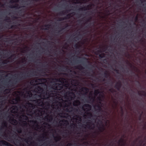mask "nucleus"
I'll list each match as a JSON object with an SVG mask.
<instances>
[{
  "label": "nucleus",
  "instance_id": "nucleus-1",
  "mask_svg": "<svg viewBox=\"0 0 146 146\" xmlns=\"http://www.w3.org/2000/svg\"><path fill=\"white\" fill-rule=\"evenodd\" d=\"M30 72V73L28 72L27 73H22V76L19 75V78H16L13 81H10L9 82V84L8 85L5 84V86L8 88L11 87L17 83L20 80L25 79L29 77L36 76V75L35 74L36 73L35 71H31Z\"/></svg>",
  "mask_w": 146,
  "mask_h": 146
},
{
  "label": "nucleus",
  "instance_id": "nucleus-2",
  "mask_svg": "<svg viewBox=\"0 0 146 146\" xmlns=\"http://www.w3.org/2000/svg\"><path fill=\"white\" fill-rule=\"evenodd\" d=\"M68 86V84H65L64 82V83H55L52 85V88L55 90H60L63 88L64 86L67 87Z\"/></svg>",
  "mask_w": 146,
  "mask_h": 146
},
{
  "label": "nucleus",
  "instance_id": "nucleus-3",
  "mask_svg": "<svg viewBox=\"0 0 146 146\" xmlns=\"http://www.w3.org/2000/svg\"><path fill=\"white\" fill-rule=\"evenodd\" d=\"M83 110L85 111H88L90 110L92 108L91 106L88 104H84L82 107Z\"/></svg>",
  "mask_w": 146,
  "mask_h": 146
},
{
  "label": "nucleus",
  "instance_id": "nucleus-4",
  "mask_svg": "<svg viewBox=\"0 0 146 146\" xmlns=\"http://www.w3.org/2000/svg\"><path fill=\"white\" fill-rule=\"evenodd\" d=\"M52 80L54 81V82L63 83H64L65 81V83L67 82V81L66 80V79L63 78H54Z\"/></svg>",
  "mask_w": 146,
  "mask_h": 146
},
{
  "label": "nucleus",
  "instance_id": "nucleus-5",
  "mask_svg": "<svg viewBox=\"0 0 146 146\" xmlns=\"http://www.w3.org/2000/svg\"><path fill=\"white\" fill-rule=\"evenodd\" d=\"M48 92L46 95L49 97L53 96L54 95L56 94V92L55 90H52L49 89L47 90Z\"/></svg>",
  "mask_w": 146,
  "mask_h": 146
},
{
  "label": "nucleus",
  "instance_id": "nucleus-6",
  "mask_svg": "<svg viewBox=\"0 0 146 146\" xmlns=\"http://www.w3.org/2000/svg\"><path fill=\"white\" fill-rule=\"evenodd\" d=\"M44 79L43 78H38L37 80L33 79L30 82V84L31 85H34L35 83L38 82V81L39 82H42Z\"/></svg>",
  "mask_w": 146,
  "mask_h": 146
},
{
  "label": "nucleus",
  "instance_id": "nucleus-7",
  "mask_svg": "<svg viewBox=\"0 0 146 146\" xmlns=\"http://www.w3.org/2000/svg\"><path fill=\"white\" fill-rule=\"evenodd\" d=\"M92 7V5H87L86 7H81L78 9L80 11H86L88 10L91 9Z\"/></svg>",
  "mask_w": 146,
  "mask_h": 146
},
{
  "label": "nucleus",
  "instance_id": "nucleus-8",
  "mask_svg": "<svg viewBox=\"0 0 146 146\" xmlns=\"http://www.w3.org/2000/svg\"><path fill=\"white\" fill-rule=\"evenodd\" d=\"M20 101V98L19 96H18L15 98L13 99L12 102L13 104H17Z\"/></svg>",
  "mask_w": 146,
  "mask_h": 146
},
{
  "label": "nucleus",
  "instance_id": "nucleus-9",
  "mask_svg": "<svg viewBox=\"0 0 146 146\" xmlns=\"http://www.w3.org/2000/svg\"><path fill=\"white\" fill-rule=\"evenodd\" d=\"M36 92L37 93L40 94L43 91V89L40 86H37L35 88Z\"/></svg>",
  "mask_w": 146,
  "mask_h": 146
},
{
  "label": "nucleus",
  "instance_id": "nucleus-10",
  "mask_svg": "<svg viewBox=\"0 0 146 146\" xmlns=\"http://www.w3.org/2000/svg\"><path fill=\"white\" fill-rule=\"evenodd\" d=\"M72 14V13H69L68 14H67L66 17H64V18H60L59 19V21H62L63 20H66L68 19H69L71 17V14Z\"/></svg>",
  "mask_w": 146,
  "mask_h": 146
},
{
  "label": "nucleus",
  "instance_id": "nucleus-11",
  "mask_svg": "<svg viewBox=\"0 0 146 146\" xmlns=\"http://www.w3.org/2000/svg\"><path fill=\"white\" fill-rule=\"evenodd\" d=\"M121 86V82L120 81H119L117 82L115 85L114 88H116L118 90H119Z\"/></svg>",
  "mask_w": 146,
  "mask_h": 146
},
{
  "label": "nucleus",
  "instance_id": "nucleus-12",
  "mask_svg": "<svg viewBox=\"0 0 146 146\" xmlns=\"http://www.w3.org/2000/svg\"><path fill=\"white\" fill-rule=\"evenodd\" d=\"M7 123L6 121H4L2 123V126L0 128V129H4L5 128H7Z\"/></svg>",
  "mask_w": 146,
  "mask_h": 146
},
{
  "label": "nucleus",
  "instance_id": "nucleus-13",
  "mask_svg": "<svg viewBox=\"0 0 146 146\" xmlns=\"http://www.w3.org/2000/svg\"><path fill=\"white\" fill-rule=\"evenodd\" d=\"M80 90L81 92H85V94H86L88 93L89 90L88 88L84 87L80 89Z\"/></svg>",
  "mask_w": 146,
  "mask_h": 146
},
{
  "label": "nucleus",
  "instance_id": "nucleus-14",
  "mask_svg": "<svg viewBox=\"0 0 146 146\" xmlns=\"http://www.w3.org/2000/svg\"><path fill=\"white\" fill-rule=\"evenodd\" d=\"M9 7L11 8H15L17 9H19L21 8V7L19 6L18 4H16L15 5H11L9 6Z\"/></svg>",
  "mask_w": 146,
  "mask_h": 146
},
{
  "label": "nucleus",
  "instance_id": "nucleus-15",
  "mask_svg": "<svg viewBox=\"0 0 146 146\" xmlns=\"http://www.w3.org/2000/svg\"><path fill=\"white\" fill-rule=\"evenodd\" d=\"M98 129L100 132H102L105 130V128L104 125L102 124V126H100L98 127Z\"/></svg>",
  "mask_w": 146,
  "mask_h": 146
},
{
  "label": "nucleus",
  "instance_id": "nucleus-16",
  "mask_svg": "<svg viewBox=\"0 0 146 146\" xmlns=\"http://www.w3.org/2000/svg\"><path fill=\"white\" fill-rule=\"evenodd\" d=\"M98 129L100 132H102L105 130V128L104 125L102 124V126H100L98 127Z\"/></svg>",
  "mask_w": 146,
  "mask_h": 146
},
{
  "label": "nucleus",
  "instance_id": "nucleus-17",
  "mask_svg": "<svg viewBox=\"0 0 146 146\" xmlns=\"http://www.w3.org/2000/svg\"><path fill=\"white\" fill-rule=\"evenodd\" d=\"M80 104V102L78 100L74 101L73 102V105L74 106H78Z\"/></svg>",
  "mask_w": 146,
  "mask_h": 146
},
{
  "label": "nucleus",
  "instance_id": "nucleus-18",
  "mask_svg": "<svg viewBox=\"0 0 146 146\" xmlns=\"http://www.w3.org/2000/svg\"><path fill=\"white\" fill-rule=\"evenodd\" d=\"M91 124V122H89L88 124H87V125L88 126V128L90 129L93 130L95 128L94 125V123L92 124V125H93V126L90 125V124Z\"/></svg>",
  "mask_w": 146,
  "mask_h": 146
},
{
  "label": "nucleus",
  "instance_id": "nucleus-19",
  "mask_svg": "<svg viewBox=\"0 0 146 146\" xmlns=\"http://www.w3.org/2000/svg\"><path fill=\"white\" fill-rule=\"evenodd\" d=\"M33 139V137L31 136H30L27 139H24V141L26 143L28 142H31V141Z\"/></svg>",
  "mask_w": 146,
  "mask_h": 146
},
{
  "label": "nucleus",
  "instance_id": "nucleus-20",
  "mask_svg": "<svg viewBox=\"0 0 146 146\" xmlns=\"http://www.w3.org/2000/svg\"><path fill=\"white\" fill-rule=\"evenodd\" d=\"M60 121L64 124V125H66L69 124L68 121L67 120L64 119L61 120Z\"/></svg>",
  "mask_w": 146,
  "mask_h": 146
},
{
  "label": "nucleus",
  "instance_id": "nucleus-21",
  "mask_svg": "<svg viewBox=\"0 0 146 146\" xmlns=\"http://www.w3.org/2000/svg\"><path fill=\"white\" fill-rule=\"evenodd\" d=\"M98 108L97 109H95L96 111H98V112L101 111L102 110V108L101 106L99 104H98L96 106Z\"/></svg>",
  "mask_w": 146,
  "mask_h": 146
},
{
  "label": "nucleus",
  "instance_id": "nucleus-22",
  "mask_svg": "<svg viewBox=\"0 0 146 146\" xmlns=\"http://www.w3.org/2000/svg\"><path fill=\"white\" fill-rule=\"evenodd\" d=\"M0 143L3 145L8 146L9 143L7 142L4 140H1L0 141Z\"/></svg>",
  "mask_w": 146,
  "mask_h": 146
},
{
  "label": "nucleus",
  "instance_id": "nucleus-23",
  "mask_svg": "<svg viewBox=\"0 0 146 146\" xmlns=\"http://www.w3.org/2000/svg\"><path fill=\"white\" fill-rule=\"evenodd\" d=\"M104 77L106 78H107L110 76V74L108 73V71L106 70L104 73Z\"/></svg>",
  "mask_w": 146,
  "mask_h": 146
},
{
  "label": "nucleus",
  "instance_id": "nucleus-24",
  "mask_svg": "<svg viewBox=\"0 0 146 146\" xmlns=\"http://www.w3.org/2000/svg\"><path fill=\"white\" fill-rule=\"evenodd\" d=\"M48 117L49 118H48V117H45V119H46L48 121L50 122L52 120V117L51 116H48Z\"/></svg>",
  "mask_w": 146,
  "mask_h": 146
},
{
  "label": "nucleus",
  "instance_id": "nucleus-25",
  "mask_svg": "<svg viewBox=\"0 0 146 146\" xmlns=\"http://www.w3.org/2000/svg\"><path fill=\"white\" fill-rule=\"evenodd\" d=\"M61 139V137L60 136H59L55 137L54 138V140H55V141L56 142L58 141H60Z\"/></svg>",
  "mask_w": 146,
  "mask_h": 146
},
{
  "label": "nucleus",
  "instance_id": "nucleus-26",
  "mask_svg": "<svg viewBox=\"0 0 146 146\" xmlns=\"http://www.w3.org/2000/svg\"><path fill=\"white\" fill-rule=\"evenodd\" d=\"M70 10H66L65 11H62L60 13L64 15L65 14H66L67 13H68V12H70Z\"/></svg>",
  "mask_w": 146,
  "mask_h": 146
},
{
  "label": "nucleus",
  "instance_id": "nucleus-27",
  "mask_svg": "<svg viewBox=\"0 0 146 146\" xmlns=\"http://www.w3.org/2000/svg\"><path fill=\"white\" fill-rule=\"evenodd\" d=\"M76 68L80 70H83L84 68L82 66L80 65H79L78 66H77Z\"/></svg>",
  "mask_w": 146,
  "mask_h": 146
},
{
  "label": "nucleus",
  "instance_id": "nucleus-28",
  "mask_svg": "<svg viewBox=\"0 0 146 146\" xmlns=\"http://www.w3.org/2000/svg\"><path fill=\"white\" fill-rule=\"evenodd\" d=\"M27 94H28L27 96H29V97H31L32 96V93L30 91H28L27 92Z\"/></svg>",
  "mask_w": 146,
  "mask_h": 146
},
{
  "label": "nucleus",
  "instance_id": "nucleus-29",
  "mask_svg": "<svg viewBox=\"0 0 146 146\" xmlns=\"http://www.w3.org/2000/svg\"><path fill=\"white\" fill-rule=\"evenodd\" d=\"M100 93V92L98 90H95L94 94L96 96H97Z\"/></svg>",
  "mask_w": 146,
  "mask_h": 146
},
{
  "label": "nucleus",
  "instance_id": "nucleus-30",
  "mask_svg": "<svg viewBox=\"0 0 146 146\" xmlns=\"http://www.w3.org/2000/svg\"><path fill=\"white\" fill-rule=\"evenodd\" d=\"M99 57L100 58H103L105 57V54L104 53H102L99 55Z\"/></svg>",
  "mask_w": 146,
  "mask_h": 146
},
{
  "label": "nucleus",
  "instance_id": "nucleus-31",
  "mask_svg": "<svg viewBox=\"0 0 146 146\" xmlns=\"http://www.w3.org/2000/svg\"><path fill=\"white\" fill-rule=\"evenodd\" d=\"M9 62L8 59H5L2 62L3 64H7Z\"/></svg>",
  "mask_w": 146,
  "mask_h": 146
},
{
  "label": "nucleus",
  "instance_id": "nucleus-32",
  "mask_svg": "<svg viewBox=\"0 0 146 146\" xmlns=\"http://www.w3.org/2000/svg\"><path fill=\"white\" fill-rule=\"evenodd\" d=\"M74 46L76 48L78 49L80 47V45L78 44H76L74 45Z\"/></svg>",
  "mask_w": 146,
  "mask_h": 146
},
{
  "label": "nucleus",
  "instance_id": "nucleus-33",
  "mask_svg": "<svg viewBox=\"0 0 146 146\" xmlns=\"http://www.w3.org/2000/svg\"><path fill=\"white\" fill-rule=\"evenodd\" d=\"M16 131L17 133H21L22 132V129L20 128L17 129Z\"/></svg>",
  "mask_w": 146,
  "mask_h": 146
},
{
  "label": "nucleus",
  "instance_id": "nucleus-34",
  "mask_svg": "<svg viewBox=\"0 0 146 146\" xmlns=\"http://www.w3.org/2000/svg\"><path fill=\"white\" fill-rule=\"evenodd\" d=\"M36 102L39 104L40 102L43 103V101L42 100L40 99H38L36 100Z\"/></svg>",
  "mask_w": 146,
  "mask_h": 146
},
{
  "label": "nucleus",
  "instance_id": "nucleus-35",
  "mask_svg": "<svg viewBox=\"0 0 146 146\" xmlns=\"http://www.w3.org/2000/svg\"><path fill=\"white\" fill-rule=\"evenodd\" d=\"M109 91L112 93H113L114 92H116L115 90L112 88L109 89Z\"/></svg>",
  "mask_w": 146,
  "mask_h": 146
},
{
  "label": "nucleus",
  "instance_id": "nucleus-36",
  "mask_svg": "<svg viewBox=\"0 0 146 146\" xmlns=\"http://www.w3.org/2000/svg\"><path fill=\"white\" fill-rule=\"evenodd\" d=\"M86 114L87 115L90 117H92V115L91 113L87 112Z\"/></svg>",
  "mask_w": 146,
  "mask_h": 146
},
{
  "label": "nucleus",
  "instance_id": "nucleus-37",
  "mask_svg": "<svg viewBox=\"0 0 146 146\" xmlns=\"http://www.w3.org/2000/svg\"><path fill=\"white\" fill-rule=\"evenodd\" d=\"M11 121L13 123H14L15 124H17V121L16 120L14 119H12Z\"/></svg>",
  "mask_w": 146,
  "mask_h": 146
},
{
  "label": "nucleus",
  "instance_id": "nucleus-38",
  "mask_svg": "<svg viewBox=\"0 0 146 146\" xmlns=\"http://www.w3.org/2000/svg\"><path fill=\"white\" fill-rule=\"evenodd\" d=\"M5 21L9 22H11L10 18L7 17H6V19H5Z\"/></svg>",
  "mask_w": 146,
  "mask_h": 146
},
{
  "label": "nucleus",
  "instance_id": "nucleus-39",
  "mask_svg": "<svg viewBox=\"0 0 146 146\" xmlns=\"http://www.w3.org/2000/svg\"><path fill=\"white\" fill-rule=\"evenodd\" d=\"M13 110H17V107L16 106H13L12 107Z\"/></svg>",
  "mask_w": 146,
  "mask_h": 146
},
{
  "label": "nucleus",
  "instance_id": "nucleus-40",
  "mask_svg": "<svg viewBox=\"0 0 146 146\" xmlns=\"http://www.w3.org/2000/svg\"><path fill=\"white\" fill-rule=\"evenodd\" d=\"M44 135L43 134V135L42 136H40L39 138H41L42 139L40 140V141H43V139L46 138L45 136H44Z\"/></svg>",
  "mask_w": 146,
  "mask_h": 146
},
{
  "label": "nucleus",
  "instance_id": "nucleus-41",
  "mask_svg": "<svg viewBox=\"0 0 146 146\" xmlns=\"http://www.w3.org/2000/svg\"><path fill=\"white\" fill-rule=\"evenodd\" d=\"M50 25H44V27L46 28L47 29H48L50 27Z\"/></svg>",
  "mask_w": 146,
  "mask_h": 146
},
{
  "label": "nucleus",
  "instance_id": "nucleus-42",
  "mask_svg": "<svg viewBox=\"0 0 146 146\" xmlns=\"http://www.w3.org/2000/svg\"><path fill=\"white\" fill-rule=\"evenodd\" d=\"M16 25H12L11 26L10 28L11 29H15L16 28Z\"/></svg>",
  "mask_w": 146,
  "mask_h": 146
},
{
  "label": "nucleus",
  "instance_id": "nucleus-43",
  "mask_svg": "<svg viewBox=\"0 0 146 146\" xmlns=\"http://www.w3.org/2000/svg\"><path fill=\"white\" fill-rule=\"evenodd\" d=\"M92 19V18L91 17H89L87 19V22H90L91 21V20Z\"/></svg>",
  "mask_w": 146,
  "mask_h": 146
},
{
  "label": "nucleus",
  "instance_id": "nucleus-44",
  "mask_svg": "<svg viewBox=\"0 0 146 146\" xmlns=\"http://www.w3.org/2000/svg\"><path fill=\"white\" fill-rule=\"evenodd\" d=\"M64 28H62L61 30L58 31L57 32H56V33H57L58 34H59L60 33V32L63 29H64Z\"/></svg>",
  "mask_w": 146,
  "mask_h": 146
},
{
  "label": "nucleus",
  "instance_id": "nucleus-45",
  "mask_svg": "<svg viewBox=\"0 0 146 146\" xmlns=\"http://www.w3.org/2000/svg\"><path fill=\"white\" fill-rule=\"evenodd\" d=\"M89 98L90 99V100H92L93 101H94V100L95 97H94V98H93V97H90V96L89 97Z\"/></svg>",
  "mask_w": 146,
  "mask_h": 146
},
{
  "label": "nucleus",
  "instance_id": "nucleus-46",
  "mask_svg": "<svg viewBox=\"0 0 146 146\" xmlns=\"http://www.w3.org/2000/svg\"><path fill=\"white\" fill-rule=\"evenodd\" d=\"M142 92L143 93L142 95L144 96H146V92L144 91H142Z\"/></svg>",
  "mask_w": 146,
  "mask_h": 146
},
{
  "label": "nucleus",
  "instance_id": "nucleus-47",
  "mask_svg": "<svg viewBox=\"0 0 146 146\" xmlns=\"http://www.w3.org/2000/svg\"><path fill=\"white\" fill-rule=\"evenodd\" d=\"M114 70L115 71L117 72V73L118 74L119 73V70H118L115 69H114Z\"/></svg>",
  "mask_w": 146,
  "mask_h": 146
},
{
  "label": "nucleus",
  "instance_id": "nucleus-48",
  "mask_svg": "<svg viewBox=\"0 0 146 146\" xmlns=\"http://www.w3.org/2000/svg\"><path fill=\"white\" fill-rule=\"evenodd\" d=\"M21 116L23 117H25V118H27V119H28V117L26 115H22Z\"/></svg>",
  "mask_w": 146,
  "mask_h": 146
},
{
  "label": "nucleus",
  "instance_id": "nucleus-49",
  "mask_svg": "<svg viewBox=\"0 0 146 146\" xmlns=\"http://www.w3.org/2000/svg\"><path fill=\"white\" fill-rule=\"evenodd\" d=\"M135 21H137L138 20V15H137L135 16Z\"/></svg>",
  "mask_w": 146,
  "mask_h": 146
},
{
  "label": "nucleus",
  "instance_id": "nucleus-50",
  "mask_svg": "<svg viewBox=\"0 0 146 146\" xmlns=\"http://www.w3.org/2000/svg\"><path fill=\"white\" fill-rule=\"evenodd\" d=\"M27 104L29 105H31V106L32 107H33V104H32V103H29V102H28L27 103Z\"/></svg>",
  "mask_w": 146,
  "mask_h": 146
},
{
  "label": "nucleus",
  "instance_id": "nucleus-51",
  "mask_svg": "<svg viewBox=\"0 0 146 146\" xmlns=\"http://www.w3.org/2000/svg\"><path fill=\"white\" fill-rule=\"evenodd\" d=\"M15 56V54H13L10 57H9V58H8V59H11V58L13 56Z\"/></svg>",
  "mask_w": 146,
  "mask_h": 146
},
{
  "label": "nucleus",
  "instance_id": "nucleus-52",
  "mask_svg": "<svg viewBox=\"0 0 146 146\" xmlns=\"http://www.w3.org/2000/svg\"><path fill=\"white\" fill-rule=\"evenodd\" d=\"M97 52L98 53H101L102 52V51L100 50H97Z\"/></svg>",
  "mask_w": 146,
  "mask_h": 146
},
{
  "label": "nucleus",
  "instance_id": "nucleus-53",
  "mask_svg": "<svg viewBox=\"0 0 146 146\" xmlns=\"http://www.w3.org/2000/svg\"><path fill=\"white\" fill-rule=\"evenodd\" d=\"M10 2L11 3H15V1L14 0H11Z\"/></svg>",
  "mask_w": 146,
  "mask_h": 146
},
{
  "label": "nucleus",
  "instance_id": "nucleus-54",
  "mask_svg": "<svg viewBox=\"0 0 146 146\" xmlns=\"http://www.w3.org/2000/svg\"><path fill=\"white\" fill-rule=\"evenodd\" d=\"M67 66H64L63 68V69L64 70H66L67 69Z\"/></svg>",
  "mask_w": 146,
  "mask_h": 146
},
{
  "label": "nucleus",
  "instance_id": "nucleus-55",
  "mask_svg": "<svg viewBox=\"0 0 146 146\" xmlns=\"http://www.w3.org/2000/svg\"><path fill=\"white\" fill-rule=\"evenodd\" d=\"M75 39H77V40H79V38L78 36H76V37H75L74 39V40H75Z\"/></svg>",
  "mask_w": 146,
  "mask_h": 146
},
{
  "label": "nucleus",
  "instance_id": "nucleus-56",
  "mask_svg": "<svg viewBox=\"0 0 146 146\" xmlns=\"http://www.w3.org/2000/svg\"><path fill=\"white\" fill-rule=\"evenodd\" d=\"M35 124H37V122L36 121H32Z\"/></svg>",
  "mask_w": 146,
  "mask_h": 146
},
{
  "label": "nucleus",
  "instance_id": "nucleus-57",
  "mask_svg": "<svg viewBox=\"0 0 146 146\" xmlns=\"http://www.w3.org/2000/svg\"><path fill=\"white\" fill-rule=\"evenodd\" d=\"M123 139H121L119 141L120 142H123Z\"/></svg>",
  "mask_w": 146,
  "mask_h": 146
},
{
  "label": "nucleus",
  "instance_id": "nucleus-58",
  "mask_svg": "<svg viewBox=\"0 0 146 146\" xmlns=\"http://www.w3.org/2000/svg\"><path fill=\"white\" fill-rule=\"evenodd\" d=\"M72 145V144L71 143H69L68 144L67 146H71Z\"/></svg>",
  "mask_w": 146,
  "mask_h": 146
},
{
  "label": "nucleus",
  "instance_id": "nucleus-59",
  "mask_svg": "<svg viewBox=\"0 0 146 146\" xmlns=\"http://www.w3.org/2000/svg\"><path fill=\"white\" fill-rule=\"evenodd\" d=\"M66 111L67 112H70V111H69V109H68V108L66 109Z\"/></svg>",
  "mask_w": 146,
  "mask_h": 146
},
{
  "label": "nucleus",
  "instance_id": "nucleus-60",
  "mask_svg": "<svg viewBox=\"0 0 146 146\" xmlns=\"http://www.w3.org/2000/svg\"><path fill=\"white\" fill-rule=\"evenodd\" d=\"M58 105H59L60 106H61V103L60 102H59L58 104L56 106H57Z\"/></svg>",
  "mask_w": 146,
  "mask_h": 146
},
{
  "label": "nucleus",
  "instance_id": "nucleus-61",
  "mask_svg": "<svg viewBox=\"0 0 146 146\" xmlns=\"http://www.w3.org/2000/svg\"><path fill=\"white\" fill-rule=\"evenodd\" d=\"M15 1V3H17L19 2V0H14Z\"/></svg>",
  "mask_w": 146,
  "mask_h": 146
},
{
  "label": "nucleus",
  "instance_id": "nucleus-62",
  "mask_svg": "<svg viewBox=\"0 0 146 146\" xmlns=\"http://www.w3.org/2000/svg\"><path fill=\"white\" fill-rule=\"evenodd\" d=\"M98 99L100 101H102L100 97L98 98Z\"/></svg>",
  "mask_w": 146,
  "mask_h": 146
},
{
  "label": "nucleus",
  "instance_id": "nucleus-63",
  "mask_svg": "<svg viewBox=\"0 0 146 146\" xmlns=\"http://www.w3.org/2000/svg\"><path fill=\"white\" fill-rule=\"evenodd\" d=\"M121 111L122 112V115H123V110L122 108H121Z\"/></svg>",
  "mask_w": 146,
  "mask_h": 146
},
{
  "label": "nucleus",
  "instance_id": "nucleus-64",
  "mask_svg": "<svg viewBox=\"0 0 146 146\" xmlns=\"http://www.w3.org/2000/svg\"><path fill=\"white\" fill-rule=\"evenodd\" d=\"M10 89H7L5 91H7L9 92L10 91Z\"/></svg>",
  "mask_w": 146,
  "mask_h": 146
}]
</instances>
